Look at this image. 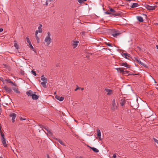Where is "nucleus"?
I'll return each instance as SVG.
<instances>
[{"instance_id":"603ef678","label":"nucleus","mask_w":158,"mask_h":158,"mask_svg":"<svg viewBox=\"0 0 158 158\" xmlns=\"http://www.w3.org/2000/svg\"><path fill=\"white\" fill-rule=\"evenodd\" d=\"M3 31V29L2 28H0V32H2Z\"/></svg>"},{"instance_id":"5701e85b","label":"nucleus","mask_w":158,"mask_h":158,"mask_svg":"<svg viewBox=\"0 0 158 158\" xmlns=\"http://www.w3.org/2000/svg\"><path fill=\"white\" fill-rule=\"evenodd\" d=\"M44 76L42 75L41 77V80L42 81H47V82L48 79L47 78L44 77Z\"/></svg>"},{"instance_id":"774afa93","label":"nucleus","mask_w":158,"mask_h":158,"mask_svg":"<svg viewBox=\"0 0 158 158\" xmlns=\"http://www.w3.org/2000/svg\"><path fill=\"white\" fill-rule=\"evenodd\" d=\"M58 66V65H56V67H57Z\"/></svg>"},{"instance_id":"de8ad7c7","label":"nucleus","mask_w":158,"mask_h":158,"mask_svg":"<svg viewBox=\"0 0 158 158\" xmlns=\"http://www.w3.org/2000/svg\"><path fill=\"white\" fill-rule=\"evenodd\" d=\"M39 31H38V30H36L35 32V36H37V34L38 33Z\"/></svg>"},{"instance_id":"052dcab7","label":"nucleus","mask_w":158,"mask_h":158,"mask_svg":"<svg viewBox=\"0 0 158 158\" xmlns=\"http://www.w3.org/2000/svg\"><path fill=\"white\" fill-rule=\"evenodd\" d=\"M3 65H4V66H5V67H6V64H3Z\"/></svg>"},{"instance_id":"09e8293b","label":"nucleus","mask_w":158,"mask_h":158,"mask_svg":"<svg viewBox=\"0 0 158 158\" xmlns=\"http://www.w3.org/2000/svg\"><path fill=\"white\" fill-rule=\"evenodd\" d=\"M20 73L22 75H24V71H22L21 70L20 72Z\"/></svg>"},{"instance_id":"e433bc0d","label":"nucleus","mask_w":158,"mask_h":158,"mask_svg":"<svg viewBox=\"0 0 158 158\" xmlns=\"http://www.w3.org/2000/svg\"><path fill=\"white\" fill-rule=\"evenodd\" d=\"M31 72L35 76H36V72L33 70H31Z\"/></svg>"},{"instance_id":"680f3d73","label":"nucleus","mask_w":158,"mask_h":158,"mask_svg":"<svg viewBox=\"0 0 158 158\" xmlns=\"http://www.w3.org/2000/svg\"><path fill=\"white\" fill-rule=\"evenodd\" d=\"M107 49H108L109 50H110V49H109V48H106Z\"/></svg>"},{"instance_id":"aec40b11","label":"nucleus","mask_w":158,"mask_h":158,"mask_svg":"<svg viewBox=\"0 0 158 158\" xmlns=\"http://www.w3.org/2000/svg\"><path fill=\"white\" fill-rule=\"evenodd\" d=\"M139 6V4L137 3H134L132 5V6H131V8H134L135 7H137Z\"/></svg>"},{"instance_id":"49530a36","label":"nucleus","mask_w":158,"mask_h":158,"mask_svg":"<svg viewBox=\"0 0 158 158\" xmlns=\"http://www.w3.org/2000/svg\"><path fill=\"white\" fill-rule=\"evenodd\" d=\"M20 120H26V119L23 117H21V118H20Z\"/></svg>"},{"instance_id":"13d9d810","label":"nucleus","mask_w":158,"mask_h":158,"mask_svg":"<svg viewBox=\"0 0 158 158\" xmlns=\"http://www.w3.org/2000/svg\"><path fill=\"white\" fill-rule=\"evenodd\" d=\"M81 90H83L84 89V88H81Z\"/></svg>"},{"instance_id":"2eb2a0df","label":"nucleus","mask_w":158,"mask_h":158,"mask_svg":"<svg viewBox=\"0 0 158 158\" xmlns=\"http://www.w3.org/2000/svg\"><path fill=\"white\" fill-rule=\"evenodd\" d=\"M118 33H113L112 34V35L115 37H117L118 35H119L121 34V33L120 32H117Z\"/></svg>"},{"instance_id":"3c124183","label":"nucleus","mask_w":158,"mask_h":158,"mask_svg":"<svg viewBox=\"0 0 158 158\" xmlns=\"http://www.w3.org/2000/svg\"><path fill=\"white\" fill-rule=\"evenodd\" d=\"M48 1L47 0H46V2H45V4L46 5V6H48ZM44 5H45L44 4H43Z\"/></svg>"},{"instance_id":"f8f14e48","label":"nucleus","mask_w":158,"mask_h":158,"mask_svg":"<svg viewBox=\"0 0 158 158\" xmlns=\"http://www.w3.org/2000/svg\"><path fill=\"white\" fill-rule=\"evenodd\" d=\"M105 90L107 93V95H110L112 94V90L111 89H105Z\"/></svg>"},{"instance_id":"a211bd4d","label":"nucleus","mask_w":158,"mask_h":158,"mask_svg":"<svg viewBox=\"0 0 158 158\" xmlns=\"http://www.w3.org/2000/svg\"><path fill=\"white\" fill-rule=\"evenodd\" d=\"M123 56H124L126 59H127V57H130V55L127 53H123Z\"/></svg>"},{"instance_id":"ddd939ff","label":"nucleus","mask_w":158,"mask_h":158,"mask_svg":"<svg viewBox=\"0 0 158 158\" xmlns=\"http://www.w3.org/2000/svg\"><path fill=\"white\" fill-rule=\"evenodd\" d=\"M121 65L124 66L127 68H130L131 67V65L128 64L126 62H123L121 63Z\"/></svg>"},{"instance_id":"473e14b6","label":"nucleus","mask_w":158,"mask_h":158,"mask_svg":"<svg viewBox=\"0 0 158 158\" xmlns=\"http://www.w3.org/2000/svg\"><path fill=\"white\" fill-rule=\"evenodd\" d=\"M5 81H7V83H11V81L10 80V79H5Z\"/></svg>"},{"instance_id":"f3484780","label":"nucleus","mask_w":158,"mask_h":158,"mask_svg":"<svg viewBox=\"0 0 158 158\" xmlns=\"http://www.w3.org/2000/svg\"><path fill=\"white\" fill-rule=\"evenodd\" d=\"M42 27V25L41 24H40L38 28V31H39V32L41 33L42 32V30L41 28Z\"/></svg>"},{"instance_id":"393cba45","label":"nucleus","mask_w":158,"mask_h":158,"mask_svg":"<svg viewBox=\"0 0 158 158\" xmlns=\"http://www.w3.org/2000/svg\"><path fill=\"white\" fill-rule=\"evenodd\" d=\"M56 140L62 145H65L64 143L61 139H56Z\"/></svg>"},{"instance_id":"7ed1b4c3","label":"nucleus","mask_w":158,"mask_h":158,"mask_svg":"<svg viewBox=\"0 0 158 158\" xmlns=\"http://www.w3.org/2000/svg\"><path fill=\"white\" fill-rule=\"evenodd\" d=\"M48 35L45 38L44 41L47 43V45H49L52 42V39L50 37L51 34L50 32H48L47 33Z\"/></svg>"},{"instance_id":"37998d69","label":"nucleus","mask_w":158,"mask_h":158,"mask_svg":"<svg viewBox=\"0 0 158 158\" xmlns=\"http://www.w3.org/2000/svg\"><path fill=\"white\" fill-rule=\"evenodd\" d=\"M77 88L75 89V91H77L78 89H81V88L78 87V86L77 85Z\"/></svg>"},{"instance_id":"c03bdc74","label":"nucleus","mask_w":158,"mask_h":158,"mask_svg":"<svg viewBox=\"0 0 158 158\" xmlns=\"http://www.w3.org/2000/svg\"><path fill=\"white\" fill-rule=\"evenodd\" d=\"M105 14H108V15L111 14V13H110V12L108 11H106L105 12Z\"/></svg>"},{"instance_id":"5fc2aeb1","label":"nucleus","mask_w":158,"mask_h":158,"mask_svg":"<svg viewBox=\"0 0 158 158\" xmlns=\"http://www.w3.org/2000/svg\"><path fill=\"white\" fill-rule=\"evenodd\" d=\"M117 32H119V31L118 30H115L114 31V32H113V33H118Z\"/></svg>"},{"instance_id":"a19ab883","label":"nucleus","mask_w":158,"mask_h":158,"mask_svg":"<svg viewBox=\"0 0 158 158\" xmlns=\"http://www.w3.org/2000/svg\"><path fill=\"white\" fill-rule=\"evenodd\" d=\"M55 98L57 100H59L60 99V97L58 95H56L55 97Z\"/></svg>"},{"instance_id":"1a4fd4ad","label":"nucleus","mask_w":158,"mask_h":158,"mask_svg":"<svg viewBox=\"0 0 158 158\" xmlns=\"http://www.w3.org/2000/svg\"><path fill=\"white\" fill-rule=\"evenodd\" d=\"M126 102V100L122 98L120 100V104L122 106H123Z\"/></svg>"},{"instance_id":"6ab92c4d","label":"nucleus","mask_w":158,"mask_h":158,"mask_svg":"<svg viewBox=\"0 0 158 158\" xmlns=\"http://www.w3.org/2000/svg\"><path fill=\"white\" fill-rule=\"evenodd\" d=\"M47 82V81H43L41 82V84L44 88H46L47 87L46 84Z\"/></svg>"},{"instance_id":"bb28decb","label":"nucleus","mask_w":158,"mask_h":158,"mask_svg":"<svg viewBox=\"0 0 158 158\" xmlns=\"http://www.w3.org/2000/svg\"><path fill=\"white\" fill-rule=\"evenodd\" d=\"M115 15L116 16H121V14L120 13L116 12L115 11V12L114 13V14L112 15Z\"/></svg>"},{"instance_id":"4468645a","label":"nucleus","mask_w":158,"mask_h":158,"mask_svg":"<svg viewBox=\"0 0 158 158\" xmlns=\"http://www.w3.org/2000/svg\"><path fill=\"white\" fill-rule=\"evenodd\" d=\"M97 136L99 138V139L100 140H101V133L100 131L98 129H97Z\"/></svg>"},{"instance_id":"39448f33","label":"nucleus","mask_w":158,"mask_h":158,"mask_svg":"<svg viewBox=\"0 0 158 158\" xmlns=\"http://www.w3.org/2000/svg\"><path fill=\"white\" fill-rule=\"evenodd\" d=\"M145 7L148 10H154L157 7V6H150L148 5L145 4Z\"/></svg>"},{"instance_id":"e2e57ef3","label":"nucleus","mask_w":158,"mask_h":158,"mask_svg":"<svg viewBox=\"0 0 158 158\" xmlns=\"http://www.w3.org/2000/svg\"><path fill=\"white\" fill-rule=\"evenodd\" d=\"M154 81H155V83H156V81L155 80Z\"/></svg>"},{"instance_id":"4c0bfd02","label":"nucleus","mask_w":158,"mask_h":158,"mask_svg":"<svg viewBox=\"0 0 158 158\" xmlns=\"http://www.w3.org/2000/svg\"><path fill=\"white\" fill-rule=\"evenodd\" d=\"M29 44V45H30V48L32 49V50L34 51V48L33 47V46H32L31 44V43H30Z\"/></svg>"},{"instance_id":"bf43d9fd","label":"nucleus","mask_w":158,"mask_h":158,"mask_svg":"<svg viewBox=\"0 0 158 158\" xmlns=\"http://www.w3.org/2000/svg\"><path fill=\"white\" fill-rule=\"evenodd\" d=\"M87 146H88V147L89 148H92V147H90V146H89V145H87Z\"/></svg>"},{"instance_id":"6e6d98bb","label":"nucleus","mask_w":158,"mask_h":158,"mask_svg":"<svg viewBox=\"0 0 158 158\" xmlns=\"http://www.w3.org/2000/svg\"><path fill=\"white\" fill-rule=\"evenodd\" d=\"M47 158H50V156L48 154H47Z\"/></svg>"},{"instance_id":"7c9ffc66","label":"nucleus","mask_w":158,"mask_h":158,"mask_svg":"<svg viewBox=\"0 0 158 158\" xmlns=\"http://www.w3.org/2000/svg\"><path fill=\"white\" fill-rule=\"evenodd\" d=\"M87 0H78V2L79 3L81 4L83 2H84L86 1Z\"/></svg>"},{"instance_id":"864d4df0","label":"nucleus","mask_w":158,"mask_h":158,"mask_svg":"<svg viewBox=\"0 0 158 158\" xmlns=\"http://www.w3.org/2000/svg\"><path fill=\"white\" fill-rule=\"evenodd\" d=\"M85 33V32L84 31H82L81 34L82 35H84Z\"/></svg>"},{"instance_id":"8fccbe9b","label":"nucleus","mask_w":158,"mask_h":158,"mask_svg":"<svg viewBox=\"0 0 158 158\" xmlns=\"http://www.w3.org/2000/svg\"><path fill=\"white\" fill-rule=\"evenodd\" d=\"M113 157L114 158H116V155L115 154H113Z\"/></svg>"},{"instance_id":"2f4dec72","label":"nucleus","mask_w":158,"mask_h":158,"mask_svg":"<svg viewBox=\"0 0 158 158\" xmlns=\"http://www.w3.org/2000/svg\"><path fill=\"white\" fill-rule=\"evenodd\" d=\"M26 39L27 40V42L29 44L31 43V42L29 40V39L28 37H27L26 38Z\"/></svg>"},{"instance_id":"58836bf2","label":"nucleus","mask_w":158,"mask_h":158,"mask_svg":"<svg viewBox=\"0 0 158 158\" xmlns=\"http://www.w3.org/2000/svg\"><path fill=\"white\" fill-rule=\"evenodd\" d=\"M64 98L63 97H61L60 98V99H59V101H62L64 99Z\"/></svg>"},{"instance_id":"cd10ccee","label":"nucleus","mask_w":158,"mask_h":158,"mask_svg":"<svg viewBox=\"0 0 158 158\" xmlns=\"http://www.w3.org/2000/svg\"><path fill=\"white\" fill-rule=\"evenodd\" d=\"M47 131L49 135H52V130L51 129L49 128L47 130Z\"/></svg>"},{"instance_id":"dca6fc26","label":"nucleus","mask_w":158,"mask_h":158,"mask_svg":"<svg viewBox=\"0 0 158 158\" xmlns=\"http://www.w3.org/2000/svg\"><path fill=\"white\" fill-rule=\"evenodd\" d=\"M137 18L138 21L140 22H142L143 21V18L140 16H137Z\"/></svg>"},{"instance_id":"0e129e2a","label":"nucleus","mask_w":158,"mask_h":158,"mask_svg":"<svg viewBox=\"0 0 158 158\" xmlns=\"http://www.w3.org/2000/svg\"><path fill=\"white\" fill-rule=\"evenodd\" d=\"M156 24H157V25H158V23H156Z\"/></svg>"},{"instance_id":"72a5a7b5","label":"nucleus","mask_w":158,"mask_h":158,"mask_svg":"<svg viewBox=\"0 0 158 158\" xmlns=\"http://www.w3.org/2000/svg\"><path fill=\"white\" fill-rule=\"evenodd\" d=\"M14 46L17 49H18L19 48V46L18 44L17 43H15L14 44Z\"/></svg>"},{"instance_id":"ea45409f","label":"nucleus","mask_w":158,"mask_h":158,"mask_svg":"<svg viewBox=\"0 0 158 158\" xmlns=\"http://www.w3.org/2000/svg\"><path fill=\"white\" fill-rule=\"evenodd\" d=\"M153 139L155 143H158V140L156 139V138H153Z\"/></svg>"},{"instance_id":"c85d7f7f","label":"nucleus","mask_w":158,"mask_h":158,"mask_svg":"<svg viewBox=\"0 0 158 158\" xmlns=\"http://www.w3.org/2000/svg\"><path fill=\"white\" fill-rule=\"evenodd\" d=\"M119 71L121 73L123 74V72H124V69L123 68H120V69H119Z\"/></svg>"},{"instance_id":"9d476101","label":"nucleus","mask_w":158,"mask_h":158,"mask_svg":"<svg viewBox=\"0 0 158 158\" xmlns=\"http://www.w3.org/2000/svg\"><path fill=\"white\" fill-rule=\"evenodd\" d=\"M26 94L27 95H28V96H31L32 97V96L33 94V92L31 90H29V91L26 92Z\"/></svg>"},{"instance_id":"69168bd1","label":"nucleus","mask_w":158,"mask_h":158,"mask_svg":"<svg viewBox=\"0 0 158 158\" xmlns=\"http://www.w3.org/2000/svg\"><path fill=\"white\" fill-rule=\"evenodd\" d=\"M0 158H2V157L0 156Z\"/></svg>"},{"instance_id":"f704fd0d","label":"nucleus","mask_w":158,"mask_h":158,"mask_svg":"<svg viewBox=\"0 0 158 158\" xmlns=\"http://www.w3.org/2000/svg\"><path fill=\"white\" fill-rule=\"evenodd\" d=\"M36 39L37 40V42L38 43H39L40 42V39L38 36H35Z\"/></svg>"},{"instance_id":"f257e3e1","label":"nucleus","mask_w":158,"mask_h":158,"mask_svg":"<svg viewBox=\"0 0 158 158\" xmlns=\"http://www.w3.org/2000/svg\"><path fill=\"white\" fill-rule=\"evenodd\" d=\"M0 134L1 135V136L2 137L1 139V140L2 141V143L4 145V147H7V145L6 144V139H5V138L4 137V135L1 130V127L0 126Z\"/></svg>"},{"instance_id":"c756f323","label":"nucleus","mask_w":158,"mask_h":158,"mask_svg":"<svg viewBox=\"0 0 158 158\" xmlns=\"http://www.w3.org/2000/svg\"><path fill=\"white\" fill-rule=\"evenodd\" d=\"M105 44L106 45H107L108 46H110V47H112V44L111 43L105 42Z\"/></svg>"},{"instance_id":"20e7f679","label":"nucleus","mask_w":158,"mask_h":158,"mask_svg":"<svg viewBox=\"0 0 158 158\" xmlns=\"http://www.w3.org/2000/svg\"><path fill=\"white\" fill-rule=\"evenodd\" d=\"M3 88L6 93L10 94H12L13 92V91L10 88L8 87L6 85L4 86Z\"/></svg>"},{"instance_id":"0eeeda50","label":"nucleus","mask_w":158,"mask_h":158,"mask_svg":"<svg viewBox=\"0 0 158 158\" xmlns=\"http://www.w3.org/2000/svg\"><path fill=\"white\" fill-rule=\"evenodd\" d=\"M134 60L136 61L138 63L143 65V66L145 67L146 66V64L144 63L141 62L139 59L134 57Z\"/></svg>"},{"instance_id":"338daca9","label":"nucleus","mask_w":158,"mask_h":158,"mask_svg":"<svg viewBox=\"0 0 158 158\" xmlns=\"http://www.w3.org/2000/svg\"><path fill=\"white\" fill-rule=\"evenodd\" d=\"M158 3V2H156V4H157Z\"/></svg>"},{"instance_id":"a878e982","label":"nucleus","mask_w":158,"mask_h":158,"mask_svg":"<svg viewBox=\"0 0 158 158\" xmlns=\"http://www.w3.org/2000/svg\"><path fill=\"white\" fill-rule=\"evenodd\" d=\"M13 90L17 94H20V92L18 90V89L16 88H13Z\"/></svg>"},{"instance_id":"4be33fe9","label":"nucleus","mask_w":158,"mask_h":158,"mask_svg":"<svg viewBox=\"0 0 158 158\" xmlns=\"http://www.w3.org/2000/svg\"><path fill=\"white\" fill-rule=\"evenodd\" d=\"M129 73V71H124V72H123V75H127L128 74L127 76H129L130 75H135V74H128Z\"/></svg>"},{"instance_id":"412c9836","label":"nucleus","mask_w":158,"mask_h":158,"mask_svg":"<svg viewBox=\"0 0 158 158\" xmlns=\"http://www.w3.org/2000/svg\"><path fill=\"white\" fill-rule=\"evenodd\" d=\"M109 8L110 11V12L111 13V14L113 15V14H114V13L115 12V11L114 9L112 8L110 6H109Z\"/></svg>"},{"instance_id":"4d7b16f0","label":"nucleus","mask_w":158,"mask_h":158,"mask_svg":"<svg viewBox=\"0 0 158 158\" xmlns=\"http://www.w3.org/2000/svg\"><path fill=\"white\" fill-rule=\"evenodd\" d=\"M116 69H117V70H118V71H119V69H120V68H116Z\"/></svg>"},{"instance_id":"b1692460","label":"nucleus","mask_w":158,"mask_h":158,"mask_svg":"<svg viewBox=\"0 0 158 158\" xmlns=\"http://www.w3.org/2000/svg\"><path fill=\"white\" fill-rule=\"evenodd\" d=\"M90 148L92 149L94 152L97 153L98 152L99 150L98 149H97L96 148L92 147V148Z\"/></svg>"},{"instance_id":"f03ea898","label":"nucleus","mask_w":158,"mask_h":158,"mask_svg":"<svg viewBox=\"0 0 158 158\" xmlns=\"http://www.w3.org/2000/svg\"><path fill=\"white\" fill-rule=\"evenodd\" d=\"M117 106V102H116L114 99H113L112 101V105L111 107V110L113 111H114L116 110H117L118 108Z\"/></svg>"},{"instance_id":"a18cd8bd","label":"nucleus","mask_w":158,"mask_h":158,"mask_svg":"<svg viewBox=\"0 0 158 158\" xmlns=\"http://www.w3.org/2000/svg\"><path fill=\"white\" fill-rule=\"evenodd\" d=\"M0 80L2 81V82L4 83L5 81V80H4L3 78L2 77L0 79Z\"/></svg>"},{"instance_id":"6e6552de","label":"nucleus","mask_w":158,"mask_h":158,"mask_svg":"<svg viewBox=\"0 0 158 158\" xmlns=\"http://www.w3.org/2000/svg\"><path fill=\"white\" fill-rule=\"evenodd\" d=\"M36 92H33V94L32 96V98L34 100H36L38 99L39 96L35 94Z\"/></svg>"},{"instance_id":"79ce46f5","label":"nucleus","mask_w":158,"mask_h":158,"mask_svg":"<svg viewBox=\"0 0 158 158\" xmlns=\"http://www.w3.org/2000/svg\"><path fill=\"white\" fill-rule=\"evenodd\" d=\"M11 83L12 85H13L15 86H16V85L15 84V82L14 83L13 82L11 81V83Z\"/></svg>"},{"instance_id":"9b49d317","label":"nucleus","mask_w":158,"mask_h":158,"mask_svg":"<svg viewBox=\"0 0 158 158\" xmlns=\"http://www.w3.org/2000/svg\"><path fill=\"white\" fill-rule=\"evenodd\" d=\"M73 42V48H75L77 46L78 44L79 43V42L78 41H75Z\"/></svg>"},{"instance_id":"423d86ee","label":"nucleus","mask_w":158,"mask_h":158,"mask_svg":"<svg viewBox=\"0 0 158 158\" xmlns=\"http://www.w3.org/2000/svg\"><path fill=\"white\" fill-rule=\"evenodd\" d=\"M17 115L14 113H10L9 114V117L12 118L11 120L12 123H14L15 121V119Z\"/></svg>"},{"instance_id":"c9c22d12","label":"nucleus","mask_w":158,"mask_h":158,"mask_svg":"<svg viewBox=\"0 0 158 158\" xmlns=\"http://www.w3.org/2000/svg\"><path fill=\"white\" fill-rule=\"evenodd\" d=\"M42 127L45 130H46L47 131V130L48 129V127L44 126L42 125Z\"/></svg>"}]
</instances>
